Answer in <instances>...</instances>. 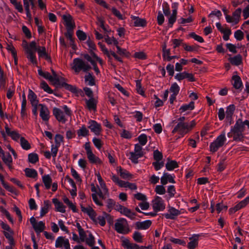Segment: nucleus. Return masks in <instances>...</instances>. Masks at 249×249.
Listing matches in <instances>:
<instances>
[{
	"instance_id": "4468645a",
	"label": "nucleus",
	"mask_w": 249,
	"mask_h": 249,
	"mask_svg": "<svg viewBox=\"0 0 249 249\" xmlns=\"http://www.w3.org/2000/svg\"><path fill=\"white\" fill-rule=\"evenodd\" d=\"M55 247L56 248H64V249H71L69 240L63 236H59L56 238Z\"/></svg>"
},
{
	"instance_id": "412c9836",
	"label": "nucleus",
	"mask_w": 249,
	"mask_h": 249,
	"mask_svg": "<svg viewBox=\"0 0 249 249\" xmlns=\"http://www.w3.org/2000/svg\"><path fill=\"white\" fill-rule=\"evenodd\" d=\"M86 105L89 111L96 110L97 100L95 98H91L89 99H85Z\"/></svg>"
},
{
	"instance_id": "2f4dec72",
	"label": "nucleus",
	"mask_w": 249,
	"mask_h": 249,
	"mask_svg": "<svg viewBox=\"0 0 249 249\" xmlns=\"http://www.w3.org/2000/svg\"><path fill=\"white\" fill-rule=\"evenodd\" d=\"M151 223L150 220H147L142 222H138L136 223V225L138 229L146 230L150 227Z\"/></svg>"
},
{
	"instance_id": "a878e982",
	"label": "nucleus",
	"mask_w": 249,
	"mask_h": 249,
	"mask_svg": "<svg viewBox=\"0 0 249 249\" xmlns=\"http://www.w3.org/2000/svg\"><path fill=\"white\" fill-rule=\"evenodd\" d=\"M51 208V203L48 200H45L43 201L42 206L40 209V216L41 217L44 216L47 213H48L49 210Z\"/></svg>"
},
{
	"instance_id": "0eeeda50",
	"label": "nucleus",
	"mask_w": 249,
	"mask_h": 249,
	"mask_svg": "<svg viewBox=\"0 0 249 249\" xmlns=\"http://www.w3.org/2000/svg\"><path fill=\"white\" fill-rule=\"evenodd\" d=\"M129 154V159L132 162L137 164L139 162L138 159L144 156V152L139 144H135L134 151L130 152Z\"/></svg>"
},
{
	"instance_id": "09e8293b",
	"label": "nucleus",
	"mask_w": 249,
	"mask_h": 249,
	"mask_svg": "<svg viewBox=\"0 0 249 249\" xmlns=\"http://www.w3.org/2000/svg\"><path fill=\"white\" fill-rule=\"evenodd\" d=\"M15 87L13 83H12L11 85L8 88L7 93H6V97L8 99H10L12 98L13 96L14 95L15 93Z\"/></svg>"
},
{
	"instance_id": "ea45409f",
	"label": "nucleus",
	"mask_w": 249,
	"mask_h": 249,
	"mask_svg": "<svg viewBox=\"0 0 249 249\" xmlns=\"http://www.w3.org/2000/svg\"><path fill=\"white\" fill-rule=\"evenodd\" d=\"M89 131L85 125H83L77 131V134L78 137H85L89 135Z\"/></svg>"
},
{
	"instance_id": "dca6fc26",
	"label": "nucleus",
	"mask_w": 249,
	"mask_h": 249,
	"mask_svg": "<svg viewBox=\"0 0 249 249\" xmlns=\"http://www.w3.org/2000/svg\"><path fill=\"white\" fill-rule=\"evenodd\" d=\"M168 208L167 213L163 214L164 217L167 219H175L181 213L179 210L173 207L169 206Z\"/></svg>"
},
{
	"instance_id": "ddd939ff",
	"label": "nucleus",
	"mask_w": 249,
	"mask_h": 249,
	"mask_svg": "<svg viewBox=\"0 0 249 249\" xmlns=\"http://www.w3.org/2000/svg\"><path fill=\"white\" fill-rule=\"evenodd\" d=\"M241 12V8H238L237 9H236L232 13L231 16H227L228 19L227 22L231 23L232 25H234L237 24L240 21Z\"/></svg>"
},
{
	"instance_id": "79ce46f5",
	"label": "nucleus",
	"mask_w": 249,
	"mask_h": 249,
	"mask_svg": "<svg viewBox=\"0 0 249 249\" xmlns=\"http://www.w3.org/2000/svg\"><path fill=\"white\" fill-rule=\"evenodd\" d=\"M121 213L128 217V218H130L131 219H133L135 218V213L131 212V211L124 207L123 208V210L122 212H121Z\"/></svg>"
},
{
	"instance_id": "49530a36",
	"label": "nucleus",
	"mask_w": 249,
	"mask_h": 249,
	"mask_svg": "<svg viewBox=\"0 0 249 249\" xmlns=\"http://www.w3.org/2000/svg\"><path fill=\"white\" fill-rule=\"evenodd\" d=\"M37 71L38 73L40 76L52 82V75L49 72L43 71L41 69H38Z\"/></svg>"
},
{
	"instance_id": "e2e57ef3",
	"label": "nucleus",
	"mask_w": 249,
	"mask_h": 249,
	"mask_svg": "<svg viewBox=\"0 0 249 249\" xmlns=\"http://www.w3.org/2000/svg\"><path fill=\"white\" fill-rule=\"evenodd\" d=\"M134 240L138 243H142V236L141 233L139 231H135L133 235Z\"/></svg>"
},
{
	"instance_id": "9b49d317",
	"label": "nucleus",
	"mask_w": 249,
	"mask_h": 249,
	"mask_svg": "<svg viewBox=\"0 0 249 249\" xmlns=\"http://www.w3.org/2000/svg\"><path fill=\"white\" fill-rule=\"evenodd\" d=\"M30 222L36 233H40L43 231L45 229V224L42 221H37L36 219L32 216L30 218Z\"/></svg>"
},
{
	"instance_id": "1a4fd4ad",
	"label": "nucleus",
	"mask_w": 249,
	"mask_h": 249,
	"mask_svg": "<svg viewBox=\"0 0 249 249\" xmlns=\"http://www.w3.org/2000/svg\"><path fill=\"white\" fill-rule=\"evenodd\" d=\"M4 127L5 129V132H4L3 131H1V134L2 137L3 138H5L6 134H7L8 136L10 137L13 141L18 142H19L22 136L19 133L18 131L10 128L8 127L7 124H5Z\"/></svg>"
},
{
	"instance_id": "e433bc0d",
	"label": "nucleus",
	"mask_w": 249,
	"mask_h": 249,
	"mask_svg": "<svg viewBox=\"0 0 249 249\" xmlns=\"http://www.w3.org/2000/svg\"><path fill=\"white\" fill-rule=\"evenodd\" d=\"M230 63L233 65L238 66L242 63V56L240 54H238L233 57H231L228 59Z\"/></svg>"
},
{
	"instance_id": "f8f14e48",
	"label": "nucleus",
	"mask_w": 249,
	"mask_h": 249,
	"mask_svg": "<svg viewBox=\"0 0 249 249\" xmlns=\"http://www.w3.org/2000/svg\"><path fill=\"white\" fill-rule=\"evenodd\" d=\"M88 128L95 135L99 136L101 134L102 128L100 124L94 120H90L88 122Z\"/></svg>"
},
{
	"instance_id": "423d86ee",
	"label": "nucleus",
	"mask_w": 249,
	"mask_h": 249,
	"mask_svg": "<svg viewBox=\"0 0 249 249\" xmlns=\"http://www.w3.org/2000/svg\"><path fill=\"white\" fill-rule=\"evenodd\" d=\"M115 230L121 234H127L130 231V229L127 220L124 218L116 220L114 224Z\"/></svg>"
},
{
	"instance_id": "7ed1b4c3",
	"label": "nucleus",
	"mask_w": 249,
	"mask_h": 249,
	"mask_svg": "<svg viewBox=\"0 0 249 249\" xmlns=\"http://www.w3.org/2000/svg\"><path fill=\"white\" fill-rule=\"evenodd\" d=\"M196 125L195 120L191 121L189 124L178 123L173 129V134L178 133L179 137H183L185 134L189 133Z\"/></svg>"
},
{
	"instance_id": "20e7f679",
	"label": "nucleus",
	"mask_w": 249,
	"mask_h": 249,
	"mask_svg": "<svg viewBox=\"0 0 249 249\" xmlns=\"http://www.w3.org/2000/svg\"><path fill=\"white\" fill-rule=\"evenodd\" d=\"M53 112L56 120L62 123H65L67 118L71 115V110L66 105L62 106V109L57 107L53 108Z\"/></svg>"
},
{
	"instance_id": "f257e3e1",
	"label": "nucleus",
	"mask_w": 249,
	"mask_h": 249,
	"mask_svg": "<svg viewBox=\"0 0 249 249\" xmlns=\"http://www.w3.org/2000/svg\"><path fill=\"white\" fill-rule=\"evenodd\" d=\"M22 46L25 50V53L28 60L34 65L37 64L36 53L34 49H36V42L35 41H31L29 44L24 40L22 41Z\"/></svg>"
},
{
	"instance_id": "c85d7f7f",
	"label": "nucleus",
	"mask_w": 249,
	"mask_h": 249,
	"mask_svg": "<svg viewBox=\"0 0 249 249\" xmlns=\"http://www.w3.org/2000/svg\"><path fill=\"white\" fill-rule=\"evenodd\" d=\"M28 98L32 106H36V105H39L38 100H37L36 94L30 89L29 90Z\"/></svg>"
},
{
	"instance_id": "c756f323",
	"label": "nucleus",
	"mask_w": 249,
	"mask_h": 249,
	"mask_svg": "<svg viewBox=\"0 0 249 249\" xmlns=\"http://www.w3.org/2000/svg\"><path fill=\"white\" fill-rule=\"evenodd\" d=\"M232 80L233 81L232 85L235 89H238L243 88V86L241 79L238 75H233Z\"/></svg>"
},
{
	"instance_id": "774afa93",
	"label": "nucleus",
	"mask_w": 249,
	"mask_h": 249,
	"mask_svg": "<svg viewBox=\"0 0 249 249\" xmlns=\"http://www.w3.org/2000/svg\"><path fill=\"white\" fill-rule=\"evenodd\" d=\"M120 135L121 137L126 139H130L132 137L131 133L125 129L123 130Z\"/></svg>"
},
{
	"instance_id": "c03bdc74",
	"label": "nucleus",
	"mask_w": 249,
	"mask_h": 249,
	"mask_svg": "<svg viewBox=\"0 0 249 249\" xmlns=\"http://www.w3.org/2000/svg\"><path fill=\"white\" fill-rule=\"evenodd\" d=\"M166 168L168 171H172L178 167V164L175 160H168L165 165Z\"/></svg>"
},
{
	"instance_id": "052dcab7",
	"label": "nucleus",
	"mask_w": 249,
	"mask_h": 249,
	"mask_svg": "<svg viewBox=\"0 0 249 249\" xmlns=\"http://www.w3.org/2000/svg\"><path fill=\"white\" fill-rule=\"evenodd\" d=\"M85 241H86L87 244L90 247L93 246L95 244L94 237L90 233L89 234V237L86 238Z\"/></svg>"
},
{
	"instance_id": "3c124183",
	"label": "nucleus",
	"mask_w": 249,
	"mask_h": 249,
	"mask_svg": "<svg viewBox=\"0 0 249 249\" xmlns=\"http://www.w3.org/2000/svg\"><path fill=\"white\" fill-rule=\"evenodd\" d=\"M63 200L64 202L66 204H67L68 206V207L72 210L73 212H76V207L75 205L74 204H73V203L68 198H67L66 196H64L63 198Z\"/></svg>"
},
{
	"instance_id": "864d4df0",
	"label": "nucleus",
	"mask_w": 249,
	"mask_h": 249,
	"mask_svg": "<svg viewBox=\"0 0 249 249\" xmlns=\"http://www.w3.org/2000/svg\"><path fill=\"white\" fill-rule=\"evenodd\" d=\"M106 42L108 45L113 44L117 46L118 44V41L113 37H109L107 36L105 38Z\"/></svg>"
},
{
	"instance_id": "aec40b11",
	"label": "nucleus",
	"mask_w": 249,
	"mask_h": 249,
	"mask_svg": "<svg viewBox=\"0 0 249 249\" xmlns=\"http://www.w3.org/2000/svg\"><path fill=\"white\" fill-rule=\"evenodd\" d=\"M175 176L174 175H171L166 172H164L162 176L160 178V183L163 185H166L168 182L175 183Z\"/></svg>"
},
{
	"instance_id": "5fc2aeb1",
	"label": "nucleus",
	"mask_w": 249,
	"mask_h": 249,
	"mask_svg": "<svg viewBox=\"0 0 249 249\" xmlns=\"http://www.w3.org/2000/svg\"><path fill=\"white\" fill-rule=\"evenodd\" d=\"M155 192L156 193V194L160 195H163L165 194L166 193V190L165 187L163 186V185H157L155 188Z\"/></svg>"
},
{
	"instance_id": "a211bd4d",
	"label": "nucleus",
	"mask_w": 249,
	"mask_h": 249,
	"mask_svg": "<svg viewBox=\"0 0 249 249\" xmlns=\"http://www.w3.org/2000/svg\"><path fill=\"white\" fill-rule=\"evenodd\" d=\"M172 8H173L172 14L167 16L168 19V23L171 25V26L173 25L177 19L178 3L177 2L172 3Z\"/></svg>"
},
{
	"instance_id": "13d9d810",
	"label": "nucleus",
	"mask_w": 249,
	"mask_h": 249,
	"mask_svg": "<svg viewBox=\"0 0 249 249\" xmlns=\"http://www.w3.org/2000/svg\"><path fill=\"white\" fill-rule=\"evenodd\" d=\"M51 71L53 74V75H52V83L56 85L57 84L59 83V82L61 80V78L60 79L58 77L57 74L53 69H51Z\"/></svg>"
},
{
	"instance_id": "37998d69",
	"label": "nucleus",
	"mask_w": 249,
	"mask_h": 249,
	"mask_svg": "<svg viewBox=\"0 0 249 249\" xmlns=\"http://www.w3.org/2000/svg\"><path fill=\"white\" fill-rule=\"evenodd\" d=\"M42 181L46 189H49L51 187L52 180L49 175L42 177Z\"/></svg>"
},
{
	"instance_id": "a18cd8bd",
	"label": "nucleus",
	"mask_w": 249,
	"mask_h": 249,
	"mask_svg": "<svg viewBox=\"0 0 249 249\" xmlns=\"http://www.w3.org/2000/svg\"><path fill=\"white\" fill-rule=\"evenodd\" d=\"M25 175L27 177L32 178H35L37 176V173L35 169L26 168L25 169Z\"/></svg>"
},
{
	"instance_id": "58836bf2",
	"label": "nucleus",
	"mask_w": 249,
	"mask_h": 249,
	"mask_svg": "<svg viewBox=\"0 0 249 249\" xmlns=\"http://www.w3.org/2000/svg\"><path fill=\"white\" fill-rule=\"evenodd\" d=\"M81 211L87 213L89 217L93 218L95 216V213L93 209L90 206L85 207L83 206H81Z\"/></svg>"
},
{
	"instance_id": "f704fd0d",
	"label": "nucleus",
	"mask_w": 249,
	"mask_h": 249,
	"mask_svg": "<svg viewBox=\"0 0 249 249\" xmlns=\"http://www.w3.org/2000/svg\"><path fill=\"white\" fill-rule=\"evenodd\" d=\"M195 107L194 106V102H191L188 104H184L182 105L179 109V110L181 113H182L186 111H190L194 109Z\"/></svg>"
},
{
	"instance_id": "7c9ffc66",
	"label": "nucleus",
	"mask_w": 249,
	"mask_h": 249,
	"mask_svg": "<svg viewBox=\"0 0 249 249\" xmlns=\"http://www.w3.org/2000/svg\"><path fill=\"white\" fill-rule=\"evenodd\" d=\"M6 76L0 66V89L5 90L6 88Z\"/></svg>"
},
{
	"instance_id": "6e6d98bb",
	"label": "nucleus",
	"mask_w": 249,
	"mask_h": 249,
	"mask_svg": "<svg viewBox=\"0 0 249 249\" xmlns=\"http://www.w3.org/2000/svg\"><path fill=\"white\" fill-rule=\"evenodd\" d=\"M28 160L29 162L35 163L38 161V157L37 154L30 153L28 155Z\"/></svg>"
},
{
	"instance_id": "4be33fe9",
	"label": "nucleus",
	"mask_w": 249,
	"mask_h": 249,
	"mask_svg": "<svg viewBox=\"0 0 249 249\" xmlns=\"http://www.w3.org/2000/svg\"><path fill=\"white\" fill-rule=\"evenodd\" d=\"M0 153L2 155V159L3 161L8 166L9 168L12 169L11 163L12 162V158L9 153H4L3 151L0 147Z\"/></svg>"
},
{
	"instance_id": "6e6552de",
	"label": "nucleus",
	"mask_w": 249,
	"mask_h": 249,
	"mask_svg": "<svg viewBox=\"0 0 249 249\" xmlns=\"http://www.w3.org/2000/svg\"><path fill=\"white\" fill-rule=\"evenodd\" d=\"M226 140L225 133H222L210 144V151L213 153L217 151L220 147H222L224 144L226 142Z\"/></svg>"
},
{
	"instance_id": "338daca9",
	"label": "nucleus",
	"mask_w": 249,
	"mask_h": 249,
	"mask_svg": "<svg viewBox=\"0 0 249 249\" xmlns=\"http://www.w3.org/2000/svg\"><path fill=\"white\" fill-rule=\"evenodd\" d=\"M167 193L170 198L173 197L176 193L175 187L174 185H169L167 188Z\"/></svg>"
},
{
	"instance_id": "bb28decb",
	"label": "nucleus",
	"mask_w": 249,
	"mask_h": 249,
	"mask_svg": "<svg viewBox=\"0 0 249 249\" xmlns=\"http://www.w3.org/2000/svg\"><path fill=\"white\" fill-rule=\"evenodd\" d=\"M131 18L133 21L134 26L135 27H143L146 25V21L143 18L132 15L131 16Z\"/></svg>"
},
{
	"instance_id": "0e129e2a",
	"label": "nucleus",
	"mask_w": 249,
	"mask_h": 249,
	"mask_svg": "<svg viewBox=\"0 0 249 249\" xmlns=\"http://www.w3.org/2000/svg\"><path fill=\"white\" fill-rule=\"evenodd\" d=\"M227 208V206L222 203H218L216 205V210L217 213H220L223 211H226Z\"/></svg>"
},
{
	"instance_id": "f03ea898",
	"label": "nucleus",
	"mask_w": 249,
	"mask_h": 249,
	"mask_svg": "<svg viewBox=\"0 0 249 249\" xmlns=\"http://www.w3.org/2000/svg\"><path fill=\"white\" fill-rule=\"evenodd\" d=\"M245 130V127L243 126L242 121L239 119L235 124L231 131L227 134L229 138L233 137L234 141H241L243 138V132Z\"/></svg>"
},
{
	"instance_id": "72a5a7b5",
	"label": "nucleus",
	"mask_w": 249,
	"mask_h": 249,
	"mask_svg": "<svg viewBox=\"0 0 249 249\" xmlns=\"http://www.w3.org/2000/svg\"><path fill=\"white\" fill-rule=\"evenodd\" d=\"M87 158L90 163L96 164H100L101 163L100 159L98 157L96 156L93 153L92 151L87 153Z\"/></svg>"
},
{
	"instance_id": "cd10ccee",
	"label": "nucleus",
	"mask_w": 249,
	"mask_h": 249,
	"mask_svg": "<svg viewBox=\"0 0 249 249\" xmlns=\"http://www.w3.org/2000/svg\"><path fill=\"white\" fill-rule=\"evenodd\" d=\"M99 183L100 184L102 191L100 190L98 192V195L100 198L104 199L105 198L106 196H108V190L104 181L100 182Z\"/></svg>"
},
{
	"instance_id": "c9c22d12",
	"label": "nucleus",
	"mask_w": 249,
	"mask_h": 249,
	"mask_svg": "<svg viewBox=\"0 0 249 249\" xmlns=\"http://www.w3.org/2000/svg\"><path fill=\"white\" fill-rule=\"evenodd\" d=\"M235 109V107L233 104H231L226 107V117L228 120L232 118V115Z\"/></svg>"
},
{
	"instance_id": "473e14b6",
	"label": "nucleus",
	"mask_w": 249,
	"mask_h": 249,
	"mask_svg": "<svg viewBox=\"0 0 249 249\" xmlns=\"http://www.w3.org/2000/svg\"><path fill=\"white\" fill-rule=\"evenodd\" d=\"M190 241L188 244V249H194L198 245V236L195 235L189 238Z\"/></svg>"
},
{
	"instance_id": "6ab92c4d",
	"label": "nucleus",
	"mask_w": 249,
	"mask_h": 249,
	"mask_svg": "<svg viewBox=\"0 0 249 249\" xmlns=\"http://www.w3.org/2000/svg\"><path fill=\"white\" fill-rule=\"evenodd\" d=\"M23 5L26 11V16L29 20L32 19V15L30 12V7L31 6L32 9H34L35 4L33 0H23Z\"/></svg>"
},
{
	"instance_id": "69168bd1",
	"label": "nucleus",
	"mask_w": 249,
	"mask_h": 249,
	"mask_svg": "<svg viewBox=\"0 0 249 249\" xmlns=\"http://www.w3.org/2000/svg\"><path fill=\"white\" fill-rule=\"evenodd\" d=\"M63 137L60 134H56L55 136L54 141L55 143L53 144L54 145L60 147L61 143L63 142Z\"/></svg>"
},
{
	"instance_id": "de8ad7c7",
	"label": "nucleus",
	"mask_w": 249,
	"mask_h": 249,
	"mask_svg": "<svg viewBox=\"0 0 249 249\" xmlns=\"http://www.w3.org/2000/svg\"><path fill=\"white\" fill-rule=\"evenodd\" d=\"M180 88L177 83H174L171 85L170 88V91L172 94L177 95L178 94Z\"/></svg>"
},
{
	"instance_id": "f3484780",
	"label": "nucleus",
	"mask_w": 249,
	"mask_h": 249,
	"mask_svg": "<svg viewBox=\"0 0 249 249\" xmlns=\"http://www.w3.org/2000/svg\"><path fill=\"white\" fill-rule=\"evenodd\" d=\"M40 107L39 115L42 120L44 122H47L50 118V111L48 107L42 104L38 105Z\"/></svg>"
},
{
	"instance_id": "4d7b16f0",
	"label": "nucleus",
	"mask_w": 249,
	"mask_h": 249,
	"mask_svg": "<svg viewBox=\"0 0 249 249\" xmlns=\"http://www.w3.org/2000/svg\"><path fill=\"white\" fill-rule=\"evenodd\" d=\"M40 87L42 89H43L45 91L47 92L48 93H52L53 90L50 88L47 83L43 81L40 83Z\"/></svg>"
},
{
	"instance_id": "8fccbe9b",
	"label": "nucleus",
	"mask_w": 249,
	"mask_h": 249,
	"mask_svg": "<svg viewBox=\"0 0 249 249\" xmlns=\"http://www.w3.org/2000/svg\"><path fill=\"white\" fill-rule=\"evenodd\" d=\"M138 140L139 142V144L142 146L145 145L147 142V136L145 134H141L138 137Z\"/></svg>"
},
{
	"instance_id": "a19ab883",
	"label": "nucleus",
	"mask_w": 249,
	"mask_h": 249,
	"mask_svg": "<svg viewBox=\"0 0 249 249\" xmlns=\"http://www.w3.org/2000/svg\"><path fill=\"white\" fill-rule=\"evenodd\" d=\"M18 142L20 143L21 148L24 150H28L31 148L30 143L23 136L21 138Z\"/></svg>"
},
{
	"instance_id": "603ef678",
	"label": "nucleus",
	"mask_w": 249,
	"mask_h": 249,
	"mask_svg": "<svg viewBox=\"0 0 249 249\" xmlns=\"http://www.w3.org/2000/svg\"><path fill=\"white\" fill-rule=\"evenodd\" d=\"M120 176L124 179H130L132 178V175L127 171L120 168L119 170Z\"/></svg>"
},
{
	"instance_id": "bf43d9fd",
	"label": "nucleus",
	"mask_w": 249,
	"mask_h": 249,
	"mask_svg": "<svg viewBox=\"0 0 249 249\" xmlns=\"http://www.w3.org/2000/svg\"><path fill=\"white\" fill-rule=\"evenodd\" d=\"M122 185L123 186H122V187L128 188L129 189L131 190H135L137 189V187L136 184L130 183L129 182H126L124 181Z\"/></svg>"
},
{
	"instance_id": "5701e85b",
	"label": "nucleus",
	"mask_w": 249,
	"mask_h": 249,
	"mask_svg": "<svg viewBox=\"0 0 249 249\" xmlns=\"http://www.w3.org/2000/svg\"><path fill=\"white\" fill-rule=\"evenodd\" d=\"M64 80V79L63 78H61V80L59 82V83L57 84L56 85L61 86L73 93H77L78 92V89L76 86L68 84L65 83Z\"/></svg>"
},
{
	"instance_id": "9d476101",
	"label": "nucleus",
	"mask_w": 249,
	"mask_h": 249,
	"mask_svg": "<svg viewBox=\"0 0 249 249\" xmlns=\"http://www.w3.org/2000/svg\"><path fill=\"white\" fill-rule=\"evenodd\" d=\"M152 203L153 209L156 212L163 211L165 208L164 201L160 196H156Z\"/></svg>"
},
{
	"instance_id": "393cba45",
	"label": "nucleus",
	"mask_w": 249,
	"mask_h": 249,
	"mask_svg": "<svg viewBox=\"0 0 249 249\" xmlns=\"http://www.w3.org/2000/svg\"><path fill=\"white\" fill-rule=\"evenodd\" d=\"M52 201L54 205L55 210L61 213L66 212V207L63 203L57 198H53Z\"/></svg>"
},
{
	"instance_id": "b1692460",
	"label": "nucleus",
	"mask_w": 249,
	"mask_h": 249,
	"mask_svg": "<svg viewBox=\"0 0 249 249\" xmlns=\"http://www.w3.org/2000/svg\"><path fill=\"white\" fill-rule=\"evenodd\" d=\"M62 18L65 22V25L68 29H73L74 27V23L72 20V17L69 15H64Z\"/></svg>"
},
{
	"instance_id": "39448f33",
	"label": "nucleus",
	"mask_w": 249,
	"mask_h": 249,
	"mask_svg": "<svg viewBox=\"0 0 249 249\" xmlns=\"http://www.w3.org/2000/svg\"><path fill=\"white\" fill-rule=\"evenodd\" d=\"M71 68L76 74H78L81 71L87 72L91 69V67L82 59L76 58L73 60Z\"/></svg>"
},
{
	"instance_id": "680f3d73",
	"label": "nucleus",
	"mask_w": 249,
	"mask_h": 249,
	"mask_svg": "<svg viewBox=\"0 0 249 249\" xmlns=\"http://www.w3.org/2000/svg\"><path fill=\"white\" fill-rule=\"evenodd\" d=\"M92 142L94 145V146L98 149L100 150L102 145L103 142L100 139L97 138L96 137H94L92 139Z\"/></svg>"
},
{
	"instance_id": "4c0bfd02",
	"label": "nucleus",
	"mask_w": 249,
	"mask_h": 249,
	"mask_svg": "<svg viewBox=\"0 0 249 249\" xmlns=\"http://www.w3.org/2000/svg\"><path fill=\"white\" fill-rule=\"evenodd\" d=\"M85 83L86 85L92 86L95 84L94 77L90 73L85 76Z\"/></svg>"
},
{
	"instance_id": "2eb2a0df",
	"label": "nucleus",
	"mask_w": 249,
	"mask_h": 249,
	"mask_svg": "<svg viewBox=\"0 0 249 249\" xmlns=\"http://www.w3.org/2000/svg\"><path fill=\"white\" fill-rule=\"evenodd\" d=\"M37 51L39 58H44L47 61L51 62V56L48 54L46 48L44 46H37L36 45V49H34V52L36 53Z\"/></svg>"
}]
</instances>
